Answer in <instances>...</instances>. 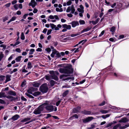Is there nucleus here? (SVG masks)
<instances>
[{
  "label": "nucleus",
  "instance_id": "nucleus-1",
  "mask_svg": "<svg viewBox=\"0 0 129 129\" xmlns=\"http://www.w3.org/2000/svg\"><path fill=\"white\" fill-rule=\"evenodd\" d=\"M42 104L44 109L45 108L46 110L50 112L56 111L57 110L56 107L51 105L52 104V102H50L46 101L45 103Z\"/></svg>",
  "mask_w": 129,
  "mask_h": 129
},
{
  "label": "nucleus",
  "instance_id": "nucleus-2",
  "mask_svg": "<svg viewBox=\"0 0 129 129\" xmlns=\"http://www.w3.org/2000/svg\"><path fill=\"white\" fill-rule=\"evenodd\" d=\"M71 67V65H70L64 68H60L59 72L61 73L70 74L72 72Z\"/></svg>",
  "mask_w": 129,
  "mask_h": 129
},
{
  "label": "nucleus",
  "instance_id": "nucleus-3",
  "mask_svg": "<svg viewBox=\"0 0 129 129\" xmlns=\"http://www.w3.org/2000/svg\"><path fill=\"white\" fill-rule=\"evenodd\" d=\"M49 73L51 75V79H53L56 81H57L58 80V78L55 75H58L59 73L57 71H51L49 72Z\"/></svg>",
  "mask_w": 129,
  "mask_h": 129
},
{
  "label": "nucleus",
  "instance_id": "nucleus-4",
  "mask_svg": "<svg viewBox=\"0 0 129 129\" xmlns=\"http://www.w3.org/2000/svg\"><path fill=\"white\" fill-rule=\"evenodd\" d=\"M75 9L73 5H72L71 6H69L68 7L67 10L66 12L67 13L69 12L70 11H71V13L72 14L74 13L75 15H76L78 14V13L75 12Z\"/></svg>",
  "mask_w": 129,
  "mask_h": 129
},
{
  "label": "nucleus",
  "instance_id": "nucleus-5",
  "mask_svg": "<svg viewBox=\"0 0 129 129\" xmlns=\"http://www.w3.org/2000/svg\"><path fill=\"white\" fill-rule=\"evenodd\" d=\"M40 88V91L43 93L47 92L48 91V88L46 83L43 84Z\"/></svg>",
  "mask_w": 129,
  "mask_h": 129
},
{
  "label": "nucleus",
  "instance_id": "nucleus-6",
  "mask_svg": "<svg viewBox=\"0 0 129 129\" xmlns=\"http://www.w3.org/2000/svg\"><path fill=\"white\" fill-rule=\"evenodd\" d=\"M42 104L40 105L38 108L36 109L34 112V113L35 114H38L41 113V112L44 109Z\"/></svg>",
  "mask_w": 129,
  "mask_h": 129
},
{
  "label": "nucleus",
  "instance_id": "nucleus-7",
  "mask_svg": "<svg viewBox=\"0 0 129 129\" xmlns=\"http://www.w3.org/2000/svg\"><path fill=\"white\" fill-rule=\"evenodd\" d=\"M50 25L52 29H54L56 30H59V28H61V25L60 24H58L57 26L53 24L50 23Z\"/></svg>",
  "mask_w": 129,
  "mask_h": 129
},
{
  "label": "nucleus",
  "instance_id": "nucleus-8",
  "mask_svg": "<svg viewBox=\"0 0 129 129\" xmlns=\"http://www.w3.org/2000/svg\"><path fill=\"white\" fill-rule=\"evenodd\" d=\"M67 75L64 74H62L60 75L59 77V78L60 79H62V81H65L71 79V77H68L67 78H65L67 77Z\"/></svg>",
  "mask_w": 129,
  "mask_h": 129
},
{
  "label": "nucleus",
  "instance_id": "nucleus-9",
  "mask_svg": "<svg viewBox=\"0 0 129 129\" xmlns=\"http://www.w3.org/2000/svg\"><path fill=\"white\" fill-rule=\"evenodd\" d=\"M93 119V118L92 117H89L83 119L82 120L84 123H86L91 121Z\"/></svg>",
  "mask_w": 129,
  "mask_h": 129
},
{
  "label": "nucleus",
  "instance_id": "nucleus-10",
  "mask_svg": "<svg viewBox=\"0 0 129 129\" xmlns=\"http://www.w3.org/2000/svg\"><path fill=\"white\" fill-rule=\"evenodd\" d=\"M37 4L35 0H31L29 4V5L31 6L33 8H34Z\"/></svg>",
  "mask_w": 129,
  "mask_h": 129
},
{
  "label": "nucleus",
  "instance_id": "nucleus-11",
  "mask_svg": "<svg viewBox=\"0 0 129 129\" xmlns=\"http://www.w3.org/2000/svg\"><path fill=\"white\" fill-rule=\"evenodd\" d=\"M38 90L37 88H35L32 87H30L28 90H27L28 93L32 94L33 93L32 92L36 91Z\"/></svg>",
  "mask_w": 129,
  "mask_h": 129
},
{
  "label": "nucleus",
  "instance_id": "nucleus-12",
  "mask_svg": "<svg viewBox=\"0 0 129 129\" xmlns=\"http://www.w3.org/2000/svg\"><path fill=\"white\" fill-rule=\"evenodd\" d=\"M20 116L18 115H16L13 116L11 118L9 119V120H12L13 121H15L17 120L19 117Z\"/></svg>",
  "mask_w": 129,
  "mask_h": 129
},
{
  "label": "nucleus",
  "instance_id": "nucleus-13",
  "mask_svg": "<svg viewBox=\"0 0 129 129\" xmlns=\"http://www.w3.org/2000/svg\"><path fill=\"white\" fill-rule=\"evenodd\" d=\"M80 8L77 9L79 13H84V7L82 5L80 6Z\"/></svg>",
  "mask_w": 129,
  "mask_h": 129
},
{
  "label": "nucleus",
  "instance_id": "nucleus-14",
  "mask_svg": "<svg viewBox=\"0 0 129 129\" xmlns=\"http://www.w3.org/2000/svg\"><path fill=\"white\" fill-rule=\"evenodd\" d=\"M49 18L51 19H53L55 18L56 20H59V19L58 16L57 15L53 16L52 15H50L49 16Z\"/></svg>",
  "mask_w": 129,
  "mask_h": 129
},
{
  "label": "nucleus",
  "instance_id": "nucleus-15",
  "mask_svg": "<svg viewBox=\"0 0 129 129\" xmlns=\"http://www.w3.org/2000/svg\"><path fill=\"white\" fill-rule=\"evenodd\" d=\"M81 109V107H78L76 108L73 109V112L74 113H76L79 112Z\"/></svg>",
  "mask_w": 129,
  "mask_h": 129
},
{
  "label": "nucleus",
  "instance_id": "nucleus-16",
  "mask_svg": "<svg viewBox=\"0 0 129 129\" xmlns=\"http://www.w3.org/2000/svg\"><path fill=\"white\" fill-rule=\"evenodd\" d=\"M71 24H72V27H75L79 25V22L77 21H74L71 23Z\"/></svg>",
  "mask_w": 129,
  "mask_h": 129
},
{
  "label": "nucleus",
  "instance_id": "nucleus-17",
  "mask_svg": "<svg viewBox=\"0 0 129 129\" xmlns=\"http://www.w3.org/2000/svg\"><path fill=\"white\" fill-rule=\"evenodd\" d=\"M81 46H80L78 48H77L76 49V48H74L71 51V52H72L74 51V53H76L77 52H78L79 51V50L81 48Z\"/></svg>",
  "mask_w": 129,
  "mask_h": 129
},
{
  "label": "nucleus",
  "instance_id": "nucleus-18",
  "mask_svg": "<svg viewBox=\"0 0 129 129\" xmlns=\"http://www.w3.org/2000/svg\"><path fill=\"white\" fill-rule=\"evenodd\" d=\"M62 27L64 28H66V29H71V26L70 25H67L66 24H63L62 25Z\"/></svg>",
  "mask_w": 129,
  "mask_h": 129
},
{
  "label": "nucleus",
  "instance_id": "nucleus-19",
  "mask_svg": "<svg viewBox=\"0 0 129 129\" xmlns=\"http://www.w3.org/2000/svg\"><path fill=\"white\" fill-rule=\"evenodd\" d=\"M8 93L9 95L14 96H15L16 95V94L15 92L12 90L9 91L8 92Z\"/></svg>",
  "mask_w": 129,
  "mask_h": 129
},
{
  "label": "nucleus",
  "instance_id": "nucleus-20",
  "mask_svg": "<svg viewBox=\"0 0 129 129\" xmlns=\"http://www.w3.org/2000/svg\"><path fill=\"white\" fill-rule=\"evenodd\" d=\"M91 28V27H87L85 29H84L83 30L81 31V33H82L84 32H86L87 31L89 30H90Z\"/></svg>",
  "mask_w": 129,
  "mask_h": 129
},
{
  "label": "nucleus",
  "instance_id": "nucleus-21",
  "mask_svg": "<svg viewBox=\"0 0 129 129\" xmlns=\"http://www.w3.org/2000/svg\"><path fill=\"white\" fill-rule=\"evenodd\" d=\"M40 85V83L37 82H34L32 84V85L35 87H38Z\"/></svg>",
  "mask_w": 129,
  "mask_h": 129
},
{
  "label": "nucleus",
  "instance_id": "nucleus-22",
  "mask_svg": "<svg viewBox=\"0 0 129 129\" xmlns=\"http://www.w3.org/2000/svg\"><path fill=\"white\" fill-rule=\"evenodd\" d=\"M27 68L28 69H31L33 67L31 63L30 62H28L27 64Z\"/></svg>",
  "mask_w": 129,
  "mask_h": 129
},
{
  "label": "nucleus",
  "instance_id": "nucleus-23",
  "mask_svg": "<svg viewBox=\"0 0 129 129\" xmlns=\"http://www.w3.org/2000/svg\"><path fill=\"white\" fill-rule=\"evenodd\" d=\"M100 20V18H98L95 21H92V23L93 25H95Z\"/></svg>",
  "mask_w": 129,
  "mask_h": 129
},
{
  "label": "nucleus",
  "instance_id": "nucleus-24",
  "mask_svg": "<svg viewBox=\"0 0 129 129\" xmlns=\"http://www.w3.org/2000/svg\"><path fill=\"white\" fill-rule=\"evenodd\" d=\"M74 118H78V117L77 114H75L73 116L69 118V119L70 120H73L74 119Z\"/></svg>",
  "mask_w": 129,
  "mask_h": 129
},
{
  "label": "nucleus",
  "instance_id": "nucleus-25",
  "mask_svg": "<svg viewBox=\"0 0 129 129\" xmlns=\"http://www.w3.org/2000/svg\"><path fill=\"white\" fill-rule=\"evenodd\" d=\"M41 94V92H40L37 91L34 92L33 93L31 94L33 95L34 96H36L38 95H40Z\"/></svg>",
  "mask_w": 129,
  "mask_h": 129
},
{
  "label": "nucleus",
  "instance_id": "nucleus-26",
  "mask_svg": "<svg viewBox=\"0 0 129 129\" xmlns=\"http://www.w3.org/2000/svg\"><path fill=\"white\" fill-rule=\"evenodd\" d=\"M56 50H53V51L52 53L51 54V56L53 57V58L55 55V54H56Z\"/></svg>",
  "mask_w": 129,
  "mask_h": 129
},
{
  "label": "nucleus",
  "instance_id": "nucleus-27",
  "mask_svg": "<svg viewBox=\"0 0 129 129\" xmlns=\"http://www.w3.org/2000/svg\"><path fill=\"white\" fill-rule=\"evenodd\" d=\"M22 57L21 56H19L16 58L15 60L17 62H20L21 60V58Z\"/></svg>",
  "mask_w": 129,
  "mask_h": 129
},
{
  "label": "nucleus",
  "instance_id": "nucleus-28",
  "mask_svg": "<svg viewBox=\"0 0 129 129\" xmlns=\"http://www.w3.org/2000/svg\"><path fill=\"white\" fill-rule=\"evenodd\" d=\"M16 17L15 16H13L12 17V18L10 19L8 22V23H9L12 21L15 20L16 19Z\"/></svg>",
  "mask_w": 129,
  "mask_h": 129
},
{
  "label": "nucleus",
  "instance_id": "nucleus-29",
  "mask_svg": "<svg viewBox=\"0 0 129 129\" xmlns=\"http://www.w3.org/2000/svg\"><path fill=\"white\" fill-rule=\"evenodd\" d=\"M68 40V38H64L62 39L61 38L60 39V41L62 42H65L66 41H67V40Z\"/></svg>",
  "mask_w": 129,
  "mask_h": 129
},
{
  "label": "nucleus",
  "instance_id": "nucleus-30",
  "mask_svg": "<svg viewBox=\"0 0 129 129\" xmlns=\"http://www.w3.org/2000/svg\"><path fill=\"white\" fill-rule=\"evenodd\" d=\"M82 112L83 114H85L89 115L91 114V112L89 111H84Z\"/></svg>",
  "mask_w": 129,
  "mask_h": 129
},
{
  "label": "nucleus",
  "instance_id": "nucleus-31",
  "mask_svg": "<svg viewBox=\"0 0 129 129\" xmlns=\"http://www.w3.org/2000/svg\"><path fill=\"white\" fill-rule=\"evenodd\" d=\"M30 118L29 117H27L25 118L24 119H22L21 121V122H25L27 121H28L30 120Z\"/></svg>",
  "mask_w": 129,
  "mask_h": 129
},
{
  "label": "nucleus",
  "instance_id": "nucleus-32",
  "mask_svg": "<svg viewBox=\"0 0 129 129\" xmlns=\"http://www.w3.org/2000/svg\"><path fill=\"white\" fill-rule=\"evenodd\" d=\"M5 93L3 92H1L0 93V98L6 97Z\"/></svg>",
  "mask_w": 129,
  "mask_h": 129
},
{
  "label": "nucleus",
  "instance_id": "nucleus-33",
  "mask_svg": "<svg viewBox=\"0 0 129 129\" xmlns=\"http://www.w3.org/2000/svg\"><path fill=\"white\" fill-rule=\"evenodd\" d=\"M11 77V75H7L6 76V81H9L10 80V77Z\"/></svg>",
  "mask_w": 129,
  "mask_h": 129
},
{
  "label": "nucleus",
  "instance_id": "nucleus-34",
  "mask_svg": "<svg viewBox=\"0 0 129 129\" xmlns=\"http://www.w3.org/2000/svg\"><path fill=\"white\" fill-rule=\"evenodd\" d=\"M100 112H101L102 114H104L108 113L109 112V111L108 110H100Z\"/></svg>",
  "mask_w": 129,
  "mask_h": 129
},
{
  "label": "nucleus",
  "instance_id": "nucleus-35",
  "mask_svg": "<svg viewBox=\"0 0 129 129\" xmlns=\"http://www.w3.org/2000/svg\"><path fill=\"white\" fill-rule=\"evenodd\" d=\"M122 5L121 3H119L118 4H117L116 8H117V9H119L121 8L122 7Z\"/></svg>",
  "mask_w": 129,
  "mask_h": 129
},
{
  "label": "nucleus",
  "instance_id": "nucleus-36",
  "mask_svg": "<svg viewBox=\"0 0 129 129\" xmlns=\"http://www.w3.org/2000/svg\"><path fill=\"white\" fill-rule=\"evenodd\" d=\"M56 11L57 12H62L63 11V9L62 8H60L59 9L58 8H56L55 9Z\"/></svg>",
  "mask_w": 129,
  "mask_h": 129
},
{
  "label": "nucleus",
  "instance_id": "nucleus-37",
  "mask_svg": "<svg viewBox=\"0 0 129 129\" xmlns=\"http://www.w3.org/2000/svg\"><path fill=\"white\" fill-rule=\"evenodd\" d=\"M110 116V114H107L106 115H103L101 117L104 119Z\"/></svg>",
  "mask_w": 129,
  "mask_h": 129
},
{
  "label": "nucleus",
  "instance_id": "nucleus-38",
  "mask_svg": "<svg viewBox=\"0 0 129 129\" xmlns=\"http://www.w3.org/2000/svg\"><path fill=\"white\" fill-rule=\"evenodd\" d=\"M69 92V91L68 90L66 91L63 93L62 94L63 96V97H65L68 94Z\"/></svg>",
  "mask_w": 129,
  "mask_h": 129
},
{
  "label": "nucleus",
  "instance_id": "nucleus-39",
  "mask_svg": "<svg viewBox=\"0 0 129 129\" xmlns=\"http://www.w3.org/2000/svg\"><path fill=\"white\" fill-rule=\"evenodd\" d=\"M35 51V50L34 49H31L30 50L29 52V55H31L34 53V52Z\"/></svg>",
  "mask_w": 129,
  "mask_h": 129
},
{
  "label": "nucleus",
  "instance_id": "nucleus-40",
  "mask_svg": "<svg viewBox=\"0 0 129 129\" xmlns=\"http://www.w3.org/2000/svg\"><path fill=\"white\" fill-rule=\"evenodd\" d=\"M115 27L113 26L110 29V31L113 33H114L115 32Z\"/></svg>",
  "mask_w": 129,
  "mask_h": 129
},
{
  "label": "nucleus",
  "instance_id": "nucleus-41",
  "mask_svg": "<svg viewBox=\"0 0 129 129\" xmlns=\"http://www.w3.org/2000/svg\"><path fill=\"white\" fill-rule=\"evenodd\" d=\"M3 19V21L4 22L8 20V16H6L5 17H3L2 18Z\"/></svg>",
  "mask_w": 129,
  "mask_h": 129
},
{
  "label": "nucleus",
  "instance_id": "nucleus-42",
  "mask_svg": "<svg viewBox=\"0 0 129 129\" xmlns=\"http://www.w3.org/2000/svg\"><path fill=\"white\" fill-rule=\"evenodd\" d=\"M45 79L47 80H49L51 79V76L46 75L45 76Z\"/></svg>",
  "mask_w": 129,
  "mask_h": 129
},
{
  "label": "nucleus",
  "instance_id": "nucleus-43",
  "mask_svg": "<svg viewBox=\"0 0 129 129\" xmlns=\"http://www.w3.org/2000/svg\"><path fill=\"white\" fill-rule=\"evenodd\" d=\"M79 22L80 24H85V22L83 20H80Z\"/></svg>",
  "mask_w": 129,
  "mask_h": 129
},
{
  "label": "nucleus",
  "instance_id": "nucleus-44",
  "mask_svg": "<svg viewBox=\"0 0 129 129\" xmlns=\"http://www.w3.org/2000/svg\"><path fill=\"white\" fill-rule=\"evenodd\" d=\"M21 39L22 40H24L25 39V36L23 33H21Z\"/></svg>",
  "mask_w": 129,
  "mask_h": 129
},
{
  "label": "nucleus",
  "instance_id": "nucleus-45",
  "mask_svg": "<svg viewBox=\"0 0 129 129\" xmlns=\"http://www.w3.org/2000/svg\"><path fill=\"white\" fill-rule=\"evenodd\" d=\"M55 81L53 80H51L50 81V84L52 86H53L55 84Z\"/></svg>",
  "mask_w": 129,
  "mask_h": 129
},
{
  "label": "nucleus",
  "instance_id": "nucleus-46",
  "mask_svg": "<svg viewBox=\"0 0 129 129\" xmlns=\"http://www.w3.org/2000/svg\"><path fill=\"white\" fill-rule=\"evenodd\" d=\"M1 47H3L4 49H5L6 47L7 46L6 45L4 44H2L0 46Z\"/></svg>",
  "mask_w": 129,
  "mask_h": 129
},
{
  "label": "nucleus",
  "instance_id": "nucleus-47",
  "mask_svg": "<svg viewBox=\"0 0 129 129\" xmlns=\"http://www.w3.org/2000/svg\"><path fill=\"white\" fill-rule=\"evenodd\" d=\"M57 56L58 57H60L61 56L60 53L58 51L56 50V54Z\"/></svg>",
  "mask_w": 129,
  "mask_h": 129
},
{
  "label": "nucleus",
  "instance_id": "nucleus-48",
  "mask_svg": "<svg viewBox=\"0 0 129 129\" xmlns=\"http://www.w3.org/2000/svg\"><path fill=\"white\" fill-rule=\"evenodd\" d=\"M113 123H109L108 124H107L106 125V127L108 128L109 127L111 126L113 124Z\"/></svg>",
  "mask_w": 129,
  "mask_h": 129
},
{
  "label": "nucleus",
  "instance_id": "nucleus-49",
  "mask_svg": "<svg viewBox=\"0 0 129 129\" xmlns=\"http://www.w3.org/2000/svg\"><path fill=\"white\" fill-rule=\"evenodd\" d=\"M26 94L27 96H28L29 98L31 99L34 98V97L32 95L27 93H26Z\"/></svg>",
  "mask_w": 129,
  "mask_h": 129
},
{
  "label": "nucleus",
  "instance_id": "nucleus-50",
  "mask_svg": "<svg viewBox=\"0 0 129 129\" xmlns=\"http://www.w3.org/2000/svg\"><path fill=\"white\" fill-rule=\"evenodd\" d=\"M6 97L8 99H14V97L13 96L9 95H8L7 96H6Z\"/></svg>",
  "mask_w": 129,
  "mask_h": 129
},
{
  "label": "nucleus",
  "instance_id": "nucleus-51",
  "mask_svg": "<svg viewBox=\"0 0 129 129\" xmlns=\"http://www.w3.org/2000/svg\"><path fill=\"white\" fill-rule=\"evenodd\" d=\"M127 121V118H123L121 120V122H126Z\"/></svg>",
  "mask_w": 129,
  "mask_h": 129
},
{
  "label": "nucleus",
  "instance_id": "nucleus-52",
  "mask_svg": "<svg viewBox=\"0 0 129 129\" xmlns=\"http://www.w3.org/2000/svg\"><path fill=\"white\" fill-rule=\"evenodd\" d=\"M71 87V86L70 85H68L67 84L64 85L62 86V88H69Z\"/></svg>",
  "mask_w": 129,
  "mask_h": 129
},
{
  "label": "nucleus",
  "instance_id": "nucleus-53",
  "mask_svg": "<svg viewBox=\"0 0 129 129\" xmlns=\"http://www.w3.org/2000/svg\"><path fill=\"white\" fill-rule=\"evenodd\" d=\"M52 31V30L51 29L48 30L47 31V35H49L51 33Z\"/></svg>",
  "mask_w": 129,
  "mask_h": 129
},
{
  "label": "nucleus",
  "instance_id": "nucleus-54",
  "mask_svg": "<svg viewBox=\"0 0 129 129\" xmlns=\"http://www.w3.org/2000/svg\"><path fill=\"white\" fill-rule=\"evenodd\" d=\"M84 41V40H82V41H81L78 44H77L76 45L74 46V47H76L77 46H78L81 43H82Z\"/></svg>",
  "mask_w": 129,
  "mask_h": 129
},
{
  "label": "nucleus",
  "instance_id": "nucleus-55",
  "mask_svg": "<svg viewBox=\"0 0 129 129\" xmlns=\"http://www.w3.org/2000/svg\"><path fill=\"white\" fill-rule=\"evenodd\" d=\"M45 50L48 53L50 52L51 51V49L49 48H46Z\"/></svg>",
  "mask_w": 129,
  "mask_h": 129
},
{
  "label": "nucleus",
  "instance_id": "nucleus-56",
  "mask_svg": "<svg viewBox=\"0 0 129 129\" xmlns=\"http://www.w3.org/2000/svg\"><path fill=\"white\" fill-rule=\"evenodd\" d=\"M119 125L120 126V125H119V124H117L113 127V129H117L118 128H119Z\"/></svg>",
  "mask_w": 129,
  "mask_h": 129
},
{
  "label": "nucleus",
  "instance_id": "nucleus-57",
  "mask_svg": "<svg viewBox=\"0 0 129 129\" xmlns=\"http://www.w3.org/2000/svg\"><path fill=\"white\" fill-rule=\"evenodd\" d=\"M5 102L3 100L0 99V103L2 104H5Z\"/></svg>",
  "mask_w": 129,
  "mask_h": 129
},
{
  "label": "nucleus",
  "instance_id": "nucleus-58",
  "mask_svg": "<svg viewBox=\"0 0 129 129\" xmlns=\"http://www.w3.org/2000/svg\"><path fill=\"white\" fill-rule=\"evenodd\" d=\"M72 2L70 1H68L66 3V4L68 6H69L71 5L72 4Z\"/></svg>",
  "mask_w": 129,
  "mask_h": 129
},
{
  "label": "nucleus",
  "instance_id": "nucleus-59",
  "mask_svg": "<svg viewBox=\"0 0 129 129\" xmlns=\"http://www.w3.org/2000/svg\"><path fill=\"white\" fill-rule=\"evenodd\" d=\"M105 104V102L104 101H103L102 103H101L99 104V106H102L104 105Z\"/></svg>",
  "mask_w": 129,
  "mask_h": 129
},
{
  "label": "nucleus",
  "instance_id": "nucleus-60",
  "mask_svg": "<svg viewBox=\"0 0 129 129\" xmlns=\"http://www.w3.org/2000/svg\"><path fill=\"white\" fill-rule=\"evenodd\" d=\"M38 11V10L36 8H34V9L33 12L34 13H36Z\"/></svg>",
  "mask_w": 129,
  "mask_h": 129
},
{
  "label": "nucleus",
  "instance_id": "nucleus-61",
  "mask_svg": "<svg viewBox=\"0 0 129 129\" xmlns=\"http://www.w3.org/2000/svg\"><path fill=\"white\" fill-rule=\"evenodd\" d=\"M51 115L50 114H47V116L46 117H45V118L46 119H47L49 118V117H51Z\"/></svg>",
  "mask_w": 129,
  "mask_h": 129
},
{
  "label": "nucleus",
  "instance_id": "nucleus-62",
  "mask_svg": "<svg viewBox=\"0 0 129 129\" xmlns=\"http://www.w3.org/2000/svg\"><path fill=\"white\" fill-rule=\"evenodd\" d=\"M21 100L23 101H26L27 100L26 99L22 96L21 97Z\"/></svg>",
  "mask_w": 129,
  "mask_h": 129
},
{
  "label": "nucleus",
  "instance_id": "nucleus-63",
  "mask_svg": "<svg viewBox=\"0 0 129 129\" xmlns=\"http://www.w3.org/2000/svg\"><path fill=\"white\" fill-rule=\"evenodd\" d=\"M47 29L46 28H45L42 31V33L45 34L47 31Z\"/></svg>",
  "mask_w": 129,
  "mask_h": 129
},
{
  "label": "nucleus",
  "instance_id": "nucleus-64",
  "mask_svg": "<svg viewBox=\"0 0 129 129\" xmlns=\"http://www.w3.org/2000/svg\"><path fill=\"white\" fill-rule=\"evenodd\" d=\"M28 14H25L23 16V18L25 19L26 18V17L28 16Z\"/></svg>",
  "mask_w": 129,
  "mask_h": 129
}]
</instances>
